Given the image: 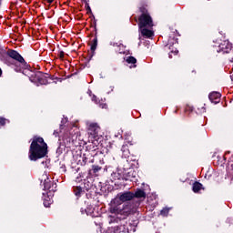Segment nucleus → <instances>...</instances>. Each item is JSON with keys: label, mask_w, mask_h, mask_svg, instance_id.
<instances>
[{"label": "nucleus", "mask_w": 233, "mask_h": 233, "mask_svg": "<svg viewBox=\"0 0 233 233\" xmlns=\"http://www.w3.org/2000/svg\"><path fill=\"white\" fill-rule=\"evenodd\" d=\"M134 199V192L125 191L118 193L111 201L110 213L116 214L117 219H127L128 216H133L137 211L134 204L128 202Z\"/></svg>", "instance_id": "1"}, {"label": "nucleus", "mask_w": 233, "mask_h": 233, "mask_svg": "<svg viewBox=\"0 0 233 233\" xmlns=\"http://www.w3.org/2000/svg\"><path fill=\"white\" fill-rule=\"evenodd\" d=\"M48 155V144L42 137L35 136L29 147L28 157L30 161H38Z\"/></svg>", "instance_id": "2"}, {"label": "nucleus", "mask_w": 233, "mask_h": 233, "mask_svg": "<svg viewBox=\"0 0 233 233\" xmlns=\"http://www.w3.org/2000/svg\"><path fill=\"white\" fill-rule=\"evenodd\" d=\"M138 13L140 14L138 18H135L136 23H137L138 29L152 28L154 26V20L150 15V12H148L147 5H142L139 6Z\"/></svg>", "instance_id": "3"}, {"label": "nucleus", "mask_w": 233, "mask_h": 233, "mask_svg": "<svg viewBox=\"0 0 233 233\" xmlns=\"http://www.w3.org/2000/svg\"><path fill=\"white\" fill-rule=\"evenodd\" d=\"M29 79L31 83H35L37 86H39V85H48V79H52V81H54V77L52 76L41 71L31 72Z\"/></svg>", "instance_id": "4"}, {"label": "nucleus", "mask_w": 233, "mask_h": 233, "mask_svg": "<svg viewBox=\"0 0 233 233\" xmlns=\"http://www.w3.org/2000/svg\"><path fill=\"white\" fill-rule=\"evenodd\" d=\"M1 54L3 57H5V56H8V57H10L11 59L17 61V63H19L23 68H28V63H26L23 56H21V54H19V52H17L16 50L8 49V51H6L5 49H1Z\"/></svg>", "instance_id": "5"}, {"label": "nucleus", "mask_w": 233, "mask_h": 233, "mask_svg": "<svg viewBox=\"0 0 233 233\" xmlns=\"http://www.w3.org/2000/svg\"><path fill=\"white\" fill-rule=\"evenodd\" d=\"M177 38H175V36H170L169 39L167 40V45L166 46V48L167 46H168V50H169V53H168V56H169V59H172L173 56H177V54H179V50H177Z\"/></svg>", "instance_id": "6"}, {"label": "nucleus", "mask_w": 233, "mask_h": 233, "mask_svg": "<svg viewBox=\"0 0 233 233\" xmlns=\"http://www.w3.org/2000/svg\"><path fill=\"white\" fill-rule=\"evenodd\" d=\"M41 183L44 185V190H48V192H57V183L51 181L47 175L42 176Z\"/></svg>", "instance_id": "7"}, {"label": "nucleus", "mask_w": 233, "mask_h": 233, "mask_svg": "<svg viewBox=\"0 0 233 233\" xmlns=\"http://www.w3.org/2000/svg\"><path fill=\"white\" fill-rule=\"evenodd\" d=\"M230 50H232V44L228 43V41H223L217 48V52L222 54H229Z\"/></svg>", "instance_id": "8"}, {"label": "nucleus", "mask_w": 233, "mask_h": 233, "mask_svg": "<svg viewBox=\"0 0 233 233\" xmlns=\"http://www.w3.org/2000/svg\"><path fill=\"white\" fill-rule=\"evenodd\" d=\"M99 130H101V128L97 123H91L88 127L87 134L91 136V137L96 138L97 137V134H99Z\"/></svg>", "instance_id": "9"}, {"label": "nucleus", "mask_w": 233, "mask_h": 233, "mask_svg": "<svg viewBox=\"0 0 233 233\" xmlns=\"http://www.w3.org/2000/svg\"><path fill=\"white\" fill-rule=\"evenodd\" d=\"M97 48V37H95L92 42H91V47L90 50L91 52L87 55V61H92V58L94 56H96V50Z\"/></svg>", "instance_id": "10"}, {"label": "nucleus", "mask_w": 233, "mask_h": 233, "mask_svg": "<svg viewBox=\"0 0 233 233\" xmlns=\"http://www.w3.org/2000/svg\"><path fill=\"white\" fill-rule=\"evenodd\" d=\"M63 144L66 148H72L74 146V138L70 137V134L66 133L63 137Z\"/></svg>", "instance_id": "11"}, {"label": "nucleus", "mask_w": 233, "mask_h": 233, "mask_svg": "<svg viewBox=\"0 0 233 233\" xmlns=\"http://www.w3.org/2000/svg\"><path fill=\"white\" fill-rule=\"evenodd\" d=\"M208 99L211 103H214V105H218V103L221 101V94L214 91L208 95Z\"/></svg>", "instance_id": "12"}, {"label": "nucleus", "mask_w": 233, "mask_h": 233, "mask_svg": "<svg viewBox=\"0 0 233 233\" xmlns=\"http://www.w3.org/2000/svg\"><path fill=\"white\" fill-rule=\"evenodd\" d=\"M147 199V192L145 189L137 188L135 192H133V199Z\"/></svg>", "instance_id": "13"}, {"label": "nucleus", "mask_w": 233, "mask_h": 233, "mask_svg": "<svg viewBox=\"0 0 233 233\" xmlns=\"http://www.w3.org/2000/svg\"><path fill=\"white\" fill-rule=\"evenodd\" d=\"M139 30L141 31L143 37H147V39L154 37V31L148 29V27H143Z\"/></svg>", "instance_id": "14"}, {"label": "nucleus", "mask_w": 233, "mask_h": 233, "mask_svg": "<svg viewBox=\"0 0 233 233\" xmlns=\"http://www.w3.org/2000/svg\"><path fill=\"white\" fill-rule=\"evenodd\" d=\"M73 192H74L76 198H77V199H79V198H81L83 196V194H85V189H83L81 187V186H74Z\"/></svg>", "instance_id": "15"}, {"label": "nucleus", "mask_w": 233, "mask_h": 233, "mask_svg": "<svg viewBox=\"0 0 233 233\" xmlns=\"http://www.w3.org/2000/svg\"><path fill=\"white\" fill-rule=\"evenodd\" d=\"M203 188V184L199 183L198 181H195L193 183L192 190L195 194H198L199 190Z\"/></svg>", "instance_id": "16"}, {"label": "nucleus", "mask_w": 233, "mask_h": 233, "mask_svg": "<svg viewBox=\"0 0 233 233\" xmlns=\"http://www.w3.org/2000/svg\"><path fill=\"white\" fill-rule=\"evenodd\" d=\"M126 61L128 63V65H134L133 66L136 68V63H137V59H136V57L128 56Z\"/></svg>", "instance_id": "17"}, {"label": "nucleus", "mask_w": 233, "mask_h": 233, "mask_svg": "<svg viewBox=\"0 0 233 233\" xmlns=\"http://www.w3.org/2000/svg\"><path fill=\"white\" fill-rule=\"evenodd\" d=\"M116 232H128V228L126 225H120L116 227Z\"/></svg>", "instance_id": "18"}, {"label": "nucleus", "mask_w": 233, "mask_h": 233, "mask_svg": "<svg viewBox=\"0 0 233 233\" xmlns=\"http://www.w3.org/2000/svg\"><path fill=\"white\" fill-rule=\"evenodd\" d=\"M6 123H10V120H8L3 116H0V128L2 127H5L6 125Z\"/></svg>", "instance_id": "19"}, {"label": "nucleus", "mask_w": 233, "mask_h": 233, "mask_svg": "<svg viewBox=\"0 0 233 233\" xmlns=\"http://www.w3.org/2000/svg\"><path fill=\"white\" fill-rule=\"evenodd\" d=\"M170 212V208H164L161 211H160V215L167 217L168 216V213Z\"/></svg>", "instance_id": "20"}, {"label": "nucleus", "mask_w": 233, "mask_h": 233, "mask_svg": "<svg viewBox=\"0 0 233 233\" xmlns=\"http://www.w3.org/2000/svg\"><path fill=\"white\" fill-rule=\"evenodd\" d=\"M101 167L100 166H96V165H93L92 166V170L94 174H97V172H99V170H101Z\"/></svg>", "instance_id": "21"}, {"label": "nucleus", "mask_w": 233, "mask_h": 233, "mask_svg": "<svg viewBox=\"0 0 233 233\" xmlns=\"http://www.w3.org/2000/svg\"><path fill=\"white\" fill-rule=\"evenodd\" d=\"M94 21L91 23V27L94 28V30H96V28H97V20H96V16H94V15H92Z\"/></svg>", "instance_id": "22"}, {"label": "nucleus", "mask_w": 233, "mask_h": 233, "mask_svg": "<svg viewBox=\"0 0 233 233\" xmlns=\"http://www.w3.org/2000/svg\"><path fill=\"white\" fill-rule=\"evenodd\" d=\"M50 205H52V200L44 199V207H46V208H50Z\"/></svg>", "instance_id": "23"}, {"label": "nucleus", "mask_w": 233, "mask_h": 233, "mask_svg": "<svg viewBox=\"0 0 233 233\" xmlns=\"http://www.w3.org/2000/svg\"><path fill=\"white\" fill-rule=\"evenodd\" d=\"M87 161H88V158L86 157H85V155H84L82 157L81 166L85 167V165H86Z\"/></svg>", "instance_id": "24"}, {"label": "nucleus", "mask_w": 233, "mask_h": 233, "mask_svg": "<svg viewBox=\"0 0 233 233\" xmlns=\"http://www.w3.org/2000/svg\"><path fill=\"white\" fill-rule=\"evenodd\" d=\"M86 10L87 14H92V8H90V5H88V2H86Z\"/></svg>", "instance_id": "25"}, {"label": "nucleus", "mask_w": 233, "mask_h": 233, "mask_svg": "<svg viewBox=\"0 0 233 233\" xmlns=\"http://www.w3.org/2000/svg\"><path fill=\"white\" fill-rule=\"evenodd\" d=\"M227 168L228 170H231V174H233V161L228 163Z\"/></svg>", "instance_id": "26"}, {"label": "nucleus", "mask_w": 233, "mask_h": 233, "mask_svg": "<svg viewBox=\"0 0 233 233\" xmlns=\"http://www.w3.org/2000/svg\"><path fill=\"white\" fill-rule=\"evenodd\" d=\"M58 57L59 59H65V51H59Z\"/></svg>", "instance_id": "27"}, {"label": "nucleus", "mask_w": 233, "mask_h": 233, "mask_svg": "<svg viewBox=\"0 0 233 233\" xmlns=\"http://www.w3.org/2000/svg\"><path fill=\"white\" fill-rule=\"evenodd\" d=\"M91 99L94 101V103H97V96L96 95H93Z\"/></svg>", "instance_id": "28"}, {"label": "nucleus", "mask_w": 233, "mask_h": 233, "mask_svg": "<svg viewBox=\"0 0 233 233\" xmlns=\"http://www.w3.org/2000/svg\"><path fill=\"white\" fill-rule=\"evenodd\" d=\"M106 104H103V103H101V104H99V107L100 108H106Z\"/></svg>", "instance_id": "29"}, {"label": "nucleus", "mask_w": 233, "mask_h": 233, "mask_svg": "<svg viewBox=\"0 0 233 233\" xmlns=\"http://www.w3.org/2000/svg\"><path fill=\"white\" fill-rule=\"evenodd\" d=\"M54 136H55L56 137H57V136H59V132H57L56 130H55V131H54Z\"/></svg>", "instance_id": "30"}, {"label": "nucleus", "mask_w": 233, "mask_h": 233, "mask_svg": "<svg viewBox=\"0 0 233 233\" xmlns=\"http://www.w3.org/2000/svg\"><path fill=\"white\" fill-rule=\"evenodd\" d=\"M46 1V3H48L49 5H52V3H54V0H44Z\"/></svg>", "instance_id": "31"}, {"label": "nucleus", "mask_w": 233, "mask_h": 233, "mask_svg": "<svg viewBox=\"0 0 233 233\" xmlns=\"http://www.w3.org/2000/svg\"><path fill=\"white\" fill-rule=\"evenodd\" d=\"M95 32V37H97V28L94 29Z\"/></svg>", "instance_id": "32"}, {"label": "nucleus", "mask_w": 233, "mask_h": 233, "mask_svg": "<svg viewBox=\"0 0 233 233\" xmlns=\"http://www.w3.org/2000/svg\"><path fill=\"white\" fill-rule=\"evenodd\" d=\"M114 233H121V231L118 230L117 232V227L115 228Z\"/></svg>", "instance_id": "33"}, {"label": "nucleus", "mask_w": 233, "mask_h": 233, "mask_svg": "<svg viewBox=\"0 0 233 233\" xmlns=\"http://www.w3.org/2000/svg\"><path fill=\"white\" fill-rule=\"evenodd\" d=\"M3 76V70L0 68V77Z\"/></svg>", "instance_id": "34"}, {"label": "nucleus", "mask_w": 233, "mask_h": 233, "mask_svg": "<svg viewBox=\"0 0 233 233\" xmlns=\"http://www.w3.org/2000/svg\"><path fill=\"white\" fill-rule=\"evenodd\" d=\"M2 3H3V0H0V6H1Z\"/></svg>", "instance_id": "35"}, {"label": "nucleus", "mask_w": 233, "mask_h": 233, "mask_svg": "<svg viewBox=\"0 0 233 233\" xmlns=\"http://www.w3.org/2000/svg\"><path fill=\"white\" fill-rule=\"evenodd\" d=\"M60 128H63V125H60Z\"/></svg>", "instance_id": "36"}, {"label": "nucleus", "mask_w": 233, "mask_h": 233, "mask_svg": "<svg viewBox=\"0 0 233 233\" xmlns=\"http://www.w3.org/2000/svg\"><path fill=\"white\" fill-rule=\"evenodd\" d=\"M67 77H72V76H67Z\"/></svg>", "instance_id": "37"}, {"label": "nucleus", "mask_w": 233, "mask_h": 233, "mask_svg": "<svg viewBox=\"0 0 233 233\" xmlns=\"http://www.w3.org/2000/svg\"><path fill=\"white\" fill-rule=\"evenodd\" d=\"M187 108L185 109V111L187 112Z\"/></svg>", "instance_id": "38"}]
</instances>
